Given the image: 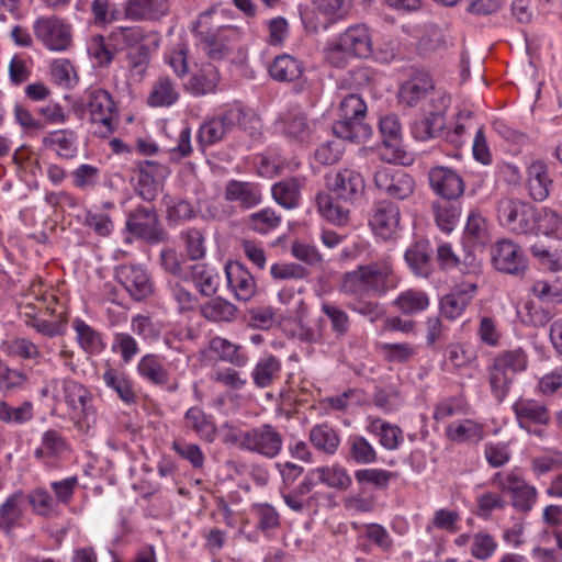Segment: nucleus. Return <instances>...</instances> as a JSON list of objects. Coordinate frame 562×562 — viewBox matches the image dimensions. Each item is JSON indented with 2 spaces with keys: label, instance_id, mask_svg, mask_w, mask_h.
<instances>
[{
  "label": "nucleus",
  "instance_id": "39448f33",
  "mask_svg": "<svg viewBox=\"0 0 562 562\" xmlns=\"http://www.w3.org/2000/svg\"><path fill=\"white\" fill-rule=\"evenodd\" d=\"M56 408L65 406L66 414L76 424L89 422L94 416L92 394L81 383L61 380Z\"/></svg>",
  "mask_w": 562,
  "mask_h": 562
},
{
  "label": "nucleus",
  "instance_id": "bb28decb",
  "mask_svg": "<svg viewBox=\"0 0 562 562\" xmlns=\"http://www.w3.org/2000/svg\"><path fill=\"white\" fill-rule=\"evenodd\" d=\"M102 381L125 405L132 406L136 404L137 394L134 390L133 381L126 372L109 367L102 373Z\"/></svg>",
  "mask_w": 562,
  "mask_h": 562
},
{
  "label": "nucleus",
  "instance_id": "680f3d73",
  "mask_svg": "<svg viewBox=\"0 0 562 562\" xmlns=\"http://www.w3.org/2000/svg\"><path fill=\"white\" fill-rule=\"evenodd\" d=\"M34 416V406L25 401L19 406H11L4 401H0V420L5 424L22 425L30 422Z\"/></svg>",
  "mask_w": 562,
  "mask_h": 562
},
{
  "label": "nucleus",
  "instance_id": "603ef678",
  "mask_svg": "<svg viewBox=\"0 0 562 562\" xmlns=\"http://www.w3.org/2000/svg\"><path fill=\"white\" fill-rule=\"evenodd\" d=\"M274 201L284 209L297 207L301 200L300 184L296 179H286L272 186Z\"/></svg>",
  "mask_w": 562,
  "mask_h": 562
},
{
  "label": "nucleus",
  "instance_id": "69168bd1",
  "mask_svg": "<svg viewBox=\"0 0 562 562\" xmlns=\"http://www.w3.org/2000/svg\"><path fill=\"white\" fill-rule=\"evenodd\" d=\"M280 222L281 217L276 211L267 207L250 214L247 220V225L257 233L267 234L276 229L280 225Z\"/></svg>",
  "mask_w": 562,
  "mask_h": 562
},
{
  "label": "nucleus",
  "instance_id": "6e6552de",
  "mask_svg": "<svg viewBox=\"0 0 562 562\" xmlns=\"http://www.w3.org/2000/svg\"><path fill=\"white\" fill-rule=\"evenodd\" d=\"M37 301V305L27 302L20 306V314L24 318L25 324L32 327L37 333L47 336H60L65 331V324L61 319H46L45 316L50 312V308L44 304L46 296L37 294L35 285L32 286V293Z\"/></svg>",
  "mask_w": 562,
  "mask_h": 562
},
{
  "label": "nucleus",
  "instance_id": "f8f14e48",
  "mask_svg": "<svg viewBox=\"0 0 562 562\" xmlns=\"http://www.w3.org/2000/svg\"><path fill=\"white\" fill-rule=\"evenodd\" d=\"M114 277L136 301L144 300L154 292V284L148 272L138 263L116 266Z\"/></svg>",
  "mask_w": 562,
  "mask_h": 562
},
{
  "label": "nucleus",
  "instance_id": "aec40b11",
  "mask_svg": "<svg viewBox=\"0 0 562 562\" xmlns=\"http://www.w3.org/2000/svg\"><path fill=\"white\" fill-rule=\"evenodd\" d=\"M227 284L234 296L239 301H248L256 293V281L252 274L239 262L232 261L225 266Z\"/></svg>",
  "mask_w": 562,
  "mask_h": 562
},
{
  "label": "nucleus",
  "instance_id": "f03ea898",
  "mask_svg": "<svg viewBox=\"0 0 562 562\" xmlns=\"http://www.w3.org/2000/svg\"><path fill=\"white\" fill-rule=\"evenodd\" d=\"M216 11L217 9L212 7L202 12L194 26V32L200 37L205 54L213 60H222L231 54L233 44L239 40L240 33L238 27L232 25L210 29L207 20Z\"/></svg>",
  "mask_w": 562,
  "mask_h": 562
},
{
  "label": "nucleus",
  "instance_id": "79ce46f5",
  "mask_svg": "<svg viewBox=\"0 0 562 562\" xmlns=\"http://www.w3.org/2000/svg\"><path fill=\"white\" fill-rule=\"evenodd\" d=\"M488 384L493 396L502 402L508 394L514 382V374L498 363L494 358L487 367Z\"/></svg>",
  "mask_w": 562,
  "mask_h": 562
},
{
  "label": "nucleus",
  "instance_id": "2eb2a0df",
  "mask_svg": "<svg viewBox=\"0 0 562 562\" xmlns=\"http://www.w3.org/2000/svg\"><path fill=\"white\" fill-rule=\"evenodd\" d=\"M439 105L435 112L428 116L415 121L412 126V135L416 140H428L431 138H441L449 135L446 128L445 111L450 105V97L442 93L436 100Z\"/></svg>",
  "mask_w": 562,
  "mask_h": 562
},
{
  "label": "nucleus",
  "instance_id": "f3484780",
  "mask_svg": "<svg viewBox=\"0 0 562 562\" xmlns=\"http://www.w3.org/2000/svg\"><path fill=\"white\" fill-rule=\"evenodd\" d=\"M492 262L503 272L517 274L525 270L527 260L524 251L510 239H502L492 247Z\"/></svg>",
  "mask_w": 562,
  "mask_h": 562
},
{
  "label": "nucleus",
  "instance_id": "4468645a",
  "mask_svg": "<svg viewBox=\"0 0 562 562\" xmlns=\"http://www.w3.org/2000/svg\"><path fill=\"white\" fill-rule=\"evenodd\" d=\"M326 184L337 199L345 202H353L361 198L366 188L362 175L349 168H344L328 175Z\"/></svg>",
  "mask_w": 562,
  "mask_h": 562
},
{
  "label": "nucleus",
  "instance_id": "49530a36",
  "mask_svg": "<svg viewBox=\"0 0 562 562\" xmlns=\"http://www.w3.org/2000/svg\"><path fill=\"white\" fill-rule=\"evenodd\" d=\"M145 38L143 27L138 25L115 26L108 35L109 45L116 50L133 48Z\"/></svg>",
  "mask_w": 562,
  "mask_h": 562
},
{
  "label": "nucleus",
  "instance_id": "dca6fc26",
  "mask_svg": "<svg viewBox=\"0 0 562 562\" xmlns=\"http://www.w3.org/2000/svg\"><path fill=\"white\" fill-rule=\"evenodd\" d=\"M369 225L373 234L384 240L396 238L401 229V213L397 205L380 202L375 205Z\"/></svg>",
  "mask_w": 562,
  "mask_h": 562
},
{
  "label": "nucleus",
  "instance_id": "2f4dec72",
  "mask_svg": "<svg viewBox=\"0 0 562 562\" xmlns=\"http://www.w3.org/2000/svg\"><path fill=\"white\" fill-rule=\"evenodd\" d=\"M405 260L414 274L428 278L432 272L431 249L428 241L419 240L405 252Z\"/></svg>",
  "mask_w": 562,
  "mask_h": 562
},
{
  "label": "nucleus",
  "instance_id": "09e8293b",
  "mask_svg": "<svg viewBox=\"0 0 562 562\" xmlns=\"http://www.w3.org/2000/svg\"><path fill=\"white\" fill-rule=\"evenodd\" d=\"M475 359V352L467 342H452L445 349V363L451 370L468 368Z\"/></svg>",
  "mask_w": 562,
  "mask_h": 562
},
{
  "label": "nucleus",
  "instance_id": "7c9ffc66",
  "mask_svg": "<svg viewBox=\"0 0 562 562\" xmlns=\"http://www.w3.org/2000/svg\"><path fill=\"white\" fill-rule=\"evenodd\" d=\"M126 229L135 237L153 240L158 236L156 213L147 209H137L128 215Z\"/></svg>",
  "mask_w": 562,
  "mask_h": 562
},
{
  "label": "nucleus",
  "instance_id": "3c124183",
  "mask_svg": "<svg viewBox=\"0 0 562 562\" xmlns=\"http://www.w3.org/2000/svg\"><path fill=\"white\" fill-rule=\"evenodd\" d=\"M349 459L357 464H372L378 460L373 445L361 435H351L347 439Z\"/></svg>",
  "mask_w": 562,
  "mask_h": 562
},
{
  "label": "nucleus",
  "instance_id": "412c9836",
  "mask_svg": "<svg viewBox=\"0 0 562 562\" xmlns=\"http://www.w3.org/2000/svg\"><path fill=\"white\" fill-rule=\"evenodd\" d=\"M374 182L380 190L398 200L408 198L415 187L414 179L403 171L391 175L387 170H379L374 175Z\"/></svg>",
  "mask_w": 562,
  "mask_h": 562
},
{
  "label": "nucleus",
  "instance_id": "c85d7f7f",
  "mask_svg": "<svg viewBox=\"0 0 562 562\" xmlns=\"http://www.w3.org/2000/svg\"><path fill=\"white\" fill-rule=\"evenodd\" d=\"M168 11L166 0H127L124 14L133 21L158 20Z\"/></svg>",
  "mask_w": 562,
  "mask_h": 562
},
{
  "label": "nucleus",
  "instance_id": "6e6d98bb",
  "mask_svg": "<svg viewBox=\"0 0 562 562\" xmlns=\"http://www.w3.org/2000/svg\"><path fill=\"white\" fill-rule=\"evenodd\" d=\"M280 369V361L276 357L271 355L261 357L251 372L254 383L259 387L269 386L278 376Z\"/></svg>",
  "mask_w": 562,
  "mask_h": 562
},
{
  "label": "nucleus",
  "instance_id": "1a4fd4ad",
  "mask_svg": "<svg viewBox=\"0 0 562 562\" xmlns=\"http://www.w3.org/2000/svg\"><path fill=\"white\" fill-rule=\"evenodd\" d=\"M35 37L49 50H66L72 42L71 26L58 16H41L34 22Z\"/></svg>",
  "mask_w": 562,
  "mask_h": 562
},
{
  "label": "nucleus",
  "instance_id": "0e129e2a",
  "mask_svg": "<svg viewBox=\"0 0 562 562\" xmlns=\"http://www.w3.org/2000/svg\"><path fill=\"white\" fill-rule=\"evenodd\" d=\"M503 492L486 491L479 494L475 498L476 515L487 519L494 510H503L507 506V501L502 494Z\"/></svg>",
  "mask_w": 562,
  "mask_h": 562
},
{
  "label": "nucleus",
  "instance_id": "72a5a7b5",
  "mask_svg": "<svg viewBox=\"0 0 562 562\" xmlns=\"http://www.w3.org/2000/svg\"><path fill=\"white\" fill-rule=\"evenodd\" d=\"M209 349L211 352L217 355L222 361L228 362L238 368L245 367L249 360L243 346L234 344L220 336H215L210 339Z\"/></svg>",
  "mask_w": 562,
  "mask_h": 562
},
{
  "label": "nucleus",
  "instance_id": "bf43d9fd",
  "mask_svg": "<svg viewBox=\"0 0 562 562\" xmlns=\"http://www.w3.org/2000/svg\"><path fill=\"white\" fill-rule=\"evenodd\" d=\"M463 238L465 243H469L472 246L483 245L487 241L486 222L477 210H471L469 212Z\"/></svg>",
  "mask_w": 562,
  "mask_h": 562
},
{
  "label": "nucleus",
  "instance_id": "c756f323",
  "mask_svg": "<svg viewBox=\"0 0 562 562\" xmlns=\"http://www.w3.org/2000/svg\"><path fill=\"white\" fill-rule=\"evenodd\" d=\"M137 373L146 382L168 386L170 384V374L162 359L154 353L143 356L137 363Z\"/></svg>",
  "mask_w": 562,
  "mask_h": 562
},
{
  "label": "nucleus",
  "instance_id": "58836bf2",
  "mask_svg": "<svg viewBox=\"0 0 562 562\" xmlns=\"http://www.w3.org/2000/svg\"><path fill=\"white\" fill-rule=\"evenodd\" d=\"M317 210L329 223L344 226L349 221V209L337 202L330 193L321 192L316 195Z\"/></svg>",
  "mask_w": 562,
  "mask_h": 562
},
{
  "label": "nucleus",
  "instance_id": "052dcab7",
  "mask_svg": "<svg viewBox=\"0 0 562 562\" xmlns=\"http://www.w3.org/2000/svg\"><path fill=\"white\" fill-rule=\"evenodd\" d=\"M562 468V451L546 448L541 453L531 459V471L536 477H540L551 471Z\"/></svg>",
  "mask_w": 562,
  "mask_h": 562
},
{
  "label": "nucleus",
  "instance_id": "ddd939ff",
  "mask_svg": "<svg viewBox=\"0 0 562 562\" xmlns=\"http://www.w3.org/2000/svg\"><path fill=\"white\" fill-rule=\"evenodd\" d=\"M453 543L459 549H465L474 560L481 562L492 559L499 547L496 536L487 529L460 533Z\"/></svg>",
  "mask_w": 562,
  "mask_h": 562
},
{
  "label": "nucleus",
  "instance_id": "e433bc0d",
  "mask_svg": "<svg viewBox=\"0 0 562 562\" xmlns=\"http://www.w3.org/2000/svg\"><path fill=\"white\" fill-rule=\"evenodd\" d=\"M186 427L193 430L196 436L206 442H213L216 438V426L211 415L205 414L200 407H191L187 411Z\"/></svg>",
  "mask_w": 562,
  "mask_h": 562
},
{
  "label": "nucleus",
  "instance_id": "cd10ccee",
  "mask_svg": "<svg viewBox=\"0 0 562 562\" xmlns=\"http://www.w3.org/2000/svg\"><path fill=\"white\" fill-rule=\"evenodd\" d=\"M78 346L88 355H100L106 347L101 331L97 330L83 319L76 317L71 323Z\"/></svg>",
  "mask_w": 562,
  "mask_h": 562
},
{
  "label": "nucleus",
  "instance_id": "774afa93",
  "mask_svg": "<svg viewBox=\"0 0 562 562\" xmlns=\"http://www.w3.org/2000/svg\"><path fill=\"white\" fill-rule=\"evenodd\" d=\"M379 349L385 360L396 363L407 362L417 353V348L408 342H382Z\"/></svg>",
  "mask_w": 562,
  "mask_h": 562
},
{
  "label": "nucleus",
  "instance_id": "f257e3e1",
  "mask_svg": "<svg viewBox=\"0 0 562 562\" xmlns=\"http://www.w3.org/2000/svg\"><path fill=\"white\" fill-rule=\"evenodd\" d=\"M397 283L391 260L383 259L346 272L341 282V291L357 297L383 296L387 291L395 289Z\"/></svg>",
  "mask_w": 562,
  "mask_h": 562
},
{
  "label": "nucleus",
  "instance_id": "a211bd4d",
  "mask_svg": "<svg viewBox=\"0 0 562 562\" xmlns=\"http://www.w3.org/2000/svg\"><path fill=\"white\" fill-rule=\"evenodd\" d=\"M69 446L60 432L54 429L44 431L34 457L46 467H56L68 453Z\"/></svg>",
  "mask_w": 562,
  "mask_h": 562
},
{
  "label": "nucleus",
  "instance_id": "b1692460",
  "mask_svg": "<svg viewBox=\"0 0 562 562\" xmlns=\"http://www.w3.org/2000/svg\"><path fill=\"white\" fill-rule=\"evenodd\" d=\"M364 430L376 437L379 443L389 451L400 448L404 442L402 429L394 424H391L382 418L369 416L366 419Z\"/></svg>",
  "mask_w": 562,
  "mask_h": 562
},
{
  "label": "nucleus",
  "instance_id": "a18cd8bd",
  "mask_svg": "<svg viewBox=\"0 0 562 562\" xmlns=\"http://www.w3.org/2000/svg\"><path fill=\"white\" fill-rule=\"evenodd\" d=\"M430 300L423 290L407 289L401 292L394 301V305L406 315H413L426 311Z\"/></svg>",
  "mask_w": 562,
  "mask_h": 562
},
{
  "label": "nucleus",
  "instance_id": "4d7b16f0",
  "mask_svg": "<svg viewBox=\"0 0 562 562\" xmlns=\"http://www.w3.org/2000/svg\"><path fill=\"white\" fill-rule=\"evenodd\" d=\"M312 445L327 454H334L340 443L338 434L327 425L314 426L310 431Z\"/></svg>",
  "mask_w": 562,
  "mask_h": 562
},
{
  "label": "nucleus",
  "instance_id": "6ab92c4d",
  "mask_svg": "<svg viewBox=\"0 0 562 562\" xmlns=\"http://www.w3.org/2000/svg\"><path fill=\"white\" fill-rule=\"evenodd\" d=\"M428 178L430 188L445 200L457 199L464 191L463 180L452 169L446 167L431 168Z\"/></svg>",
  "mask_w": 562,
  "mask_h": 562
},
{
  "label": "nucleus",
  "instance_id": "9d476101",
  "mask_svg": "<svg viewBox=\"0 0 562 562\" xmlns=\"http://www.w3.org/2000/svg\"><path fill=\"white\" fill-rule=\"evenodd\" d=\"M283 438L271 425L265 424L245 431L243 449L272 459L282 450Z\"/></svg>",
  "mask_w": 562,
  "mask_h": 562
},
{
  "label": "nucleus",
  "instance_id": "ea45409f",
  "mask_svg": "<svg viewBox=\"0 0 562 562\" xmlns=\"http://www.w3.org/2000/svg\"><path fill=\"white\" fill-rule=\"evenodd\" d=\"M176 82L168 77H159L153 85L147 102L150 106H170L179 99Z\"/></svg>",
  "mask_w": 562,
  "mask_h": 562
},
{
  "label": "nucleus",
  "instance_id": "c9c22d12",
  "mask_svg": "<svg viewBox=\"0 0 562 562\" xmlns=\"http://www.w3.org/2000/svg\"><path fill=\"white\" fill-rule=\"evenodd\" d=\"M431 89L432 81L430 77L425 74H417L402 85L398 93V100L403 104L414 106Z\"/></svg>",
  "mask_w": 562,
  "mask_h": 562
},
{
  "label": "nucleus",
  "instance_id": "338daca9",
  "mask_svg": "<svg viewBox=\"0 0 562 562\" xmlns=\"http://www.w3.org/2000/svg\"><path fill=\"white\" fill-rule=\"evenodd\" d=\"M494 359L514 375L526 371L528 368V356L522 348L504 350L497 353Z\"/></svg>",
  "mask_w": 562,
  "mask_h": 562
},
{
  "label": "nucleus",
  "instance_id": "864d4df0",
  "mask_svg": "<svg viewBox=\"0 0 562 562\" xmlns=\"http://www.w3.org/2000/svg\"><path fill=\"white\" fill-rule=\"evenodd\" d=\"M435 221L443 233H451L460 218L461 207L447 201L435 202L432 205Z\"/></svg>",
  "mask_w": 562,
  "mask_h": 562
},
{
  "label": "nucleus",
  "instance_id": "393cba45",
  "mask_svg": "<svg viewBox=\"0 0 562 562\" xmlns=\"http://www.w3.org/2000/svg\"><path fill=\"white\" fill-rule=\"evenodd\" d=\"M27 496L23 492L10 495L0 506V529L10 533L22 525V518L26 512Z\"/></svg>",
  "mask_w": 562,
  "mask_h": 562
},
{
  "label": "nucleus",
  "instance_id": "f704fd0d",
  "mask_svg": "<svg viewBox=\"0 0 562 562\" xmlns=\"http://www.w3.org/2000/svg\"><path fill=\"white\" fill-rule=\"evenodd\" d=\"M547 237L562 239V216L552 209L533 207V233Z\"/></svg>",
  "mask_w": 562,
  "mask_h": 562
},
{
  "label": "nucleus",
  "instance_id": "423d86ee",
  "mask_svg": "<svg viewBox=\"0 0 562 562\" xmlns=\"http://www.w3.org/2000/svg\"><path fill=\"white\" fill-rule=\"evenodd\" d=\"M87 108L95 125L94 133L99 137H108L117 123L116 106L111 94L100 88L87 91Z\"/></svg>",
  "mask_w": 562,
  "mask_h": 562
},
{
  "label": "nucleus",
  "instance_id": "0eeeda50",
  "mask_svg": "<svg viewBox=\"0 0 562 562\" xmlns=\"http://www.w3.org/2000/svg\"><path fill=\"white\" fill-rule=\"evenodd\" d=\"M499 223L515 234L533 233V206L518 199L504 198L497 205Z\"/></svg>",
  "mask_w": 562,
  "mask_h": 562
},
{
  "label": "nucleus",
  "instance_id": "a878e982",
  "mask_svg": "<svg viewBox=\"0 0 562 562\" xmlns=\"http://www.w3.org/2000/svg\"><path fill=\"white\" fill-rule=\"evenodd\" d=\"M225 199L240 207L251 209L261 202L262 193L257 183L231 180L225 187Z\"/></svg>",
  "mask_w": 562,
  "mask_h": 562
},
{
  "label": "nucleus",
  "instance_id": "9b49d317",
  "mask_svg": "<svg viewBox=\"0 0 562 562\" xmlns=\"http://www.w3.org/2000/svg\"><path fill=\"white\" fill-rule=\"evenodd\" d=\"M317 484H324L330 488L347 490L351 485V477L347 469L339 464L323 465L311 469L303 482L299 485L301 494L310 493Z\"/></svg>",
  "mask_w": 562,
  "mask_h": 562
},
{
  "label": "nucleus",
  "instance_id": "de8ad7c7",
  "mask_svg": "<svg viewBox=\"0 0 562 562\" xmlns=\"http://www.w3.org/2000/svg\"><path fill=\"white\" fill-rule=\"evenodd\" d=\"M237 308L227 300L216 296L201 305V314L213 323L232 322L235 319Z\"/></svg>",
  "mask_w": 562,
  "mask_h": 562
},
{
  "label": "nucleus",
  "instance_id": "7ed1b4c3",
  "mask_svg": "<svg viewBox=\"0 0 562 562\" xmlns=\"http://www.w3.org/2000/svg\"><path fill=\"white\" fill-rule=\"evenodd\" d=\"M488 484L510 495L512 506L520 513L530 512L538 501L536 486L529 484L519 468L498 471L488 480Z\"/></svg>",
  "mask_w": 562,
  "mask_h": 562
},
{
  "label": "nucleus",
  "instance_id": "c03bdc74",
  "mask_svg": "<svg viewBox=\"0 0 562 562\" xmlns=\"http://www.w3.org/2000/svg\"><path fill=\"white\" fill-rule=\"evenodd\" d=\"M303 72L302 64L290 55H281L274 58L269 67L270 76L277 81H294Z\"/></svg>",
  "mask_w": 562,
  "mask_h": 562
},
{
  "label": "nucleus",
  "instance_id": "4c0bfd02",
  "mask_svg": "<svg viewBox=\"0 0 562 562\" xmlns=\"http://www.w3.org/2000/svg\"><path fill=\"white\" fill-rule=\"evenodd\" d=\"M241 128L226 117H215L202 124L199 128L198 140H222L224 137L241 138Z\"/></svg>",
  "mask_w": 562,
  "mask_h": 562
},
{
  "label": "nucleus",
  "instance_id": "e2e57ef3",
  "mask_svg": "<svg viewBox=\"0 0 562 562\" xmlns=\"http://www.w3.org/2000/svg\"><path fill=\"white\" fill-rule=\"evenodd\" d=\"M127 67L130 76L135 81H140L148 68L149 48L147 45H138L127 53Z\"/></svg>",
  "mask_w": 562,
  "mask_h": 562
},
{
  "label": "nucleus",
  "instance_id": "4be33fe9",
  "mask_svg": "<svg viewBox=\"0 0 562 562\" xmlns=\"http://www.w3.org/2000/svg\"><path fill=\"white\" fill-rule=\"evenodd\" d=\"M517 423L520 428L531 432V425H547L550 414L544 405L531 398H518L513 404Z\"/></svg>",
  "mask_w": 562,
  "mask_h": 562
},
{
  "label": "nucleus",
  "instance_id": "37998d69",
  "mask_svg": "<svg viewBox=\"0 0 562 562\" xmlns=\"http://www.w3.org/2000/svg\"><path fill=\"white\" fill-rule=\"evenodd\" d=\"M447 437L453 442L479 441L484 436L483 426L473 419H459L446 428Z\"/></svg>",
  "mask_w": 562,
  "mask_h": 562
},
{
  "label": "nucleus",
  "instance_id": "473e14b6",
  "mask_svg": "<svg viewBox=\"0 0 562 562\" xmlns=\"http://www.w3.org/2000/svg\"><path fill=\"white\" fill-rule=\"evenodd\" d=\"M528 190L532 200L541 202L550 194L551 179L547 165L542 161H533L528 166Z\"/></svg>",
  "mask_w": 562,
  "mask_h": 562
},
{
  "label": "nucleus",
  "instance_id": "13d9d810",
  "mask_svg": "<svg viewBox=\"0 0 562 562\" xmlns=\"http://www.w3.org/2000/svg\"><path fill=\"white\" fill-rule=\"evenodd\" d=\"M191 279L199 292L203 295H213L218 288L220 277L211 268L196 263L191 267Z\"/></svg>",
  "mask_w": 562,
  "mask_h": 562
},
{
  "label": "nucleus",
  "instance_id": "5fc2aeb1",
  "mask_svg": "<svg viewBox=\"0 0 562 562\" xmlns=\"http://www.w3.org/2000/svg\"><path fill=\"white\" fill-rule=\"evenodd\" d=\"M114 205L111 202H105L102 205V210L91 209L86 212L85 224L92 229L97 235L105 237L109 236L113 231V222L111 215L106 213V210H113Z\"/></svg>",
  "mask_w": 562,
  "mask_h": 562
},
{
  "label": "nucleus",
  "instance_id": "8fccbe9b",
  "mask_svg": "<svg viewBox=\"0 0 562 562\" xmlns=\"http://www.w3.org/2000/svg\"><path fill=\"white\" fill-rule=\"evenodd\" d=\"M376 154L389 164L409 166L415 160V153L405 143H376Z\"/></svg>",
  "mask_w": 562,
  "mask_h": 562
},
{
  "label": "nucleus",
  "instance_id": "20e7f679",
  "mask_svg": "<svg viewBox=\"0 0 562 562\" xmlns=\"http://www.w3.org/2000/svg\"><path fill=\"white\" fill-rule=\"evenodd\" d=\"M341 120L333 126V133L341 140H366L371 137L372 128L361 120L367 112L364 101L357 94H349L339 105Z\"/></svg>",
  "mask_w": 562,
  "mask_h": 562
},
{
  "label": "nucleus",
  "instance_id": "5701e85b",
  "mask_svg": "<svg viewBox=\"0 0 562 562\" xmlns=\"http://www.w3.org/2000/svg\"><path fill=\"white\" fill-rule=\"evenodd\" d=\"M338 38L342 48L352 57L368 58L373 52L371 35L366 24L349 26Z\"/></svg>",
  "mask_w": 562,
  "mask_h": 562
},
{
  "label": "nucleus",
  "instance_id": "a19ab883",
  "mask_svg": "<svg viewBox=\"0 0 562 562\" xmlns=\"http://www.w3.org/2000/svg\"><path fill=\"white\" fill-rule=\"evenodd\" d=\"M220 81V72L213 65H206L186 83V89L195 97L211 93Z\"/></svg>",
  "mask_w": 562,
  "mask_h": 562
}]
</instances>
